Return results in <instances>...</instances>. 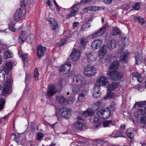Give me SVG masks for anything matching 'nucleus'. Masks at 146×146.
<instances>
[{"label":"nucleus","instance_id":"f257e3e1","mask_svg":"<svg viewBox=\"0 0 146 146\" xmlns=\"http://www.w3.org/2000/svg\"><path fill=\"white\" fill-rule=\"evenodd\" d=\"M135 107L139 108L134 113L137 121L144 125H146V102H139L134 105Z\"/></svg>","mask_w":146,"mask_h":146},{"label":"nucleus","instance_id":"f03ea898","mask_svg":"<svg viewBox=\"0 0 146 146\" xmlns=\"http://www.w3.org/2000/svg\"><path fill=\"white\" fill-rule=\"evenodd\" d=\"M72 81L71 89L73 93L77 94L80 89L86 85V82L83 77L80 75H72Z\"/></svg>","mask_w":146,"mask_h":146},{"label":"nucleus","instance_id":"7ed1b4c3","mask_svg":"<svg viewBox=\"0 0 146 146\" xmlns=\"http://www.w3.org/2000/svg\"><path fill=\"white\" fill-rule=\"evenodd\" d=\"M125 75V74L121 72H109V78L114 81H119L123 78Z\"/></svg>","mask_w":146,"mask_h":146},{"label":"nucleus","instance_id":"20e7f679","mask_svg":"<svg viewBox=\"0 0 146 146\" xmlns=\"http://www.w3.org/2000/svg\"><path fill=\"white\" fill-rule=\"evenodd\" d=\"M84 70L83 74L86 77H91L94 75L97 72L94 67L90 65L84 66Z\"/></svg>","mask_w":146,"mask_h":146},{"label":"nucleus","instance_id":"39448f33","mask_svg":"<svg viewBox=\"0 0 146 146\" xmlns=\"http://www.w3.org/2000/svg\"><path fill=\"white\" fill-rule=\"evenodd\" d=\"M96 113L98 116L104 119L109 118L111 115L110 111L108 108L99 110L97 111Z\"/></svg>","mask_w":146,"mask_h":146},{"label":"nucleus","instance_id":"423d86ee","mask_svg":"<svg viewBox=\"0 0 146 146\" xmlns=\"http://www.w3.org/2000/svg\"><path fill=\"white\" fill-rule=\"evenodd\" d=\"M80 6L79 3L73 5L69 9L70 13L67 16V17L69 18L75 16L79 11Z\"/></svg>","mask_w":146,"mask_h":146},{"label":"nucleus","instance_id":"0eeeda50","mask_svg":"<svg viewBox=\"0 0 146 146\" xmlns=\"http://www.w3.org/2000/svg\"><path fill=\"white\" fill-rule=\"evenodd\" d=\"M58 91V86L51 84L48 87L47 95L48 97H50Z\"/></svg>","mask_w":146,"mask_h":146},{"label":"nucleus","instance_id":"6e6552de","mask_svg":"<svg viewBox=\"0 0 146 146\" xmlns=\"http://www.w3.org/2000/svg\"><path fill=\"white\" fill-rule=\"evenodd\" d=\"M12 80L10 76L7 78V80L4 84V87L2 90V94L3 95H5L8 94L10 88L11 83Z\"/></svg>","mask_w":146,"mask_h":146},{"label":"nucleus","instance_id":"1a4fd4ad","mask_svg":"<svg viewBox=\"0 0 146 146\" xmlns=\"http://www.w3.org/2000/svg\"><path fill=\"white\" fill-rule=\"evenodd\" d=\"M60 112L65 118L67 119L71 116V110L68 108H63L59 110Z\"/></svg>","mask_w":146,"mask_h":146},{"label":"nucleus","instance_id":"9d476101","mask_svg":"<svg viewBox=\"0 0 146 146\" xmlns=\"http://www.w3.org/2000/svg\"><path fill=\"white\" fill-rule=\"evenodd\" d=\"M106 31V28L105 26H103L97 31L95 32L92 35V38H96L103 35Z\"/></svg>","mask_w":146,"mask_h":146},{"label":"nucleus","instance_id":"9b49d317","mask_svg":"<svg viewBox=\"0 0 146 146\" xmlns=\"http://www.w3.org/2000/svg\"><path fill=\"white\" fill-rule=\"evenodd\" d=\"M96 84L97 86H103L106 87L108 84V79L105 76H101L98 80Z\"/></svg>","mask_w":146,"mask_h":146},{"label":"nucleus","instance_id":"f8f14e48","mask_svg":"<svg viewBox=\"0 0 146 146\" xmlns=\"http://www.w3.org/2000/svg\"><path fill=\"white\" fill-rule=\"evenodd\" d=\"M72 32L69 31H66L63 33L64 37L61 39L60 44L61 46L63 45L66 40L71 37Z\"/></svg>","mask_w":146,"mask_h":146},{"label":"nucleus","instance_id":"ddd939ff","mask_svg":"<svg viewBox=\"0 0 146 146\" xmlns=\"http://www.w3.org/2000/svg\"><path fill=\"white\" fill-rule=\"evenodd\" d=\"M80 54V52L79 50L74 49L71 53L70 56L73 61H76L79 58Z\"/></svg>","mask_w":146,"mask_h":146},{"label":"nucleus","instance_id":"4468645a","mask_svg":"<svg viewBox=\"0 0 146 146\" xmlns=\"http://www.w3.org/2000/svg\"><path fill=\"white\" fill-rule=\"evenodd\" d=\"M103 40L101 39H96L93 41L91 43V47L93 50L98 49L102 44Z\"/></svg>","mask_w":146,"mask_h":146},{"label":"nucleus","instance_id":"2eb2a0df","mask_svg":"<svg viewBox=\"0 0 146 146\" xmlns=\"http://www.w3.org/2000/svg\"><path fill=\"white\" fill-rule=\"evenodd\" d=\"M45 47L40 45L37 48V55L38 58H40L44 56L45 52L46 50Z\"/></svg>","mask_w":146,"mask_h":146},{"label":"nucleus","instance_id":"dca6fc26","mask_svg":"<svg viewBox=\"0 0 146 146\" xmlns=\"http://www.w3.org/2000/svg\"><path fill=\"white\" fill-rule=\"evenodd\" d=\"M50 25V28L54 31H55L59 27L57 22L53 18H50L48 19Z\"/></svg>","mask_w":146,"mask_h":146},{"label":"nucleus","instance_id":"f3484780","mask_svg":"<svg viewBox=\"0 0 146 146\" xmlns=\"http://www.w3.org/2000/svg\"><path fill=\"white\" fill-rule=\"evenodd\" d=\"M119 66V62L117 60L115 61L110 65L109 72L116 71L117 70Z\"/></svg>","mask_w":146,"mask_h":146},{"label":"nucleus","instance_id":"a211bd4d","mask_svg":"<svg viewBox=\"0 0 146 146\" xmlns=\"http://www.w3.org/2000/svg\"><path fill=\"white\" fill-rule=\"evenodd\" d=\"M86 55L87 58L88 62L89 63L94 61L96 59V56L94 53H88Z\"/></svg>","mask_w":146,"mask_h":146},{"label":"nucleus","instance_id":"6ab92c4d","mask_svg":"<svg viewBox=\"0 0 146 146\" xmlns=\"http://www.w3.org/2000/svg\"><path fill=\"white\" fill-rule=\"evenodd\" d=\"M116 42L117 41L113 39L109 41L107 44L108 48L110 50L113 49L116 47Z\"/></svg>","mask_w":146,"mask_h":146},{"label":"nucleus","instance_id":"aec40b11","mask_svg":"<svg viewBox=\"0 0 146 146\" xmlns=\"http://www.w3.org/2000/svg\"><path fill=\"white\" fill-rule=\"evenodd\" d=\"M110 136L111 137L115 138L120 137H125V136L123 135V133L119 130H114Z\"/></svg>","mask_w":146,"mask_h":146},{"label":"nucleus","instance_id":"412c9836","mask_svg":"<svg viewBox=\"0 0 146 146\" xmlns=\"http://www.w3.org/2000/svg\"><path fill=\"white\" fill-rule=\"evenodd\" d=\"M23 12L22 9L20 8L19 9L17 10L14 14L15 20L16 21H18L22 17Z\"/></svg>","mask_w":146,"mask_h":146},{"label":"nucleus","instance_id":"4be33fe9","mask_svg":"<svg viewBox=\"0 0 146 146\" xmlns=\"http://www.w3.org/2000/svg\"><path fill=\"white\" fill-rule=\"evenodd\" d=\"M12 65L11 62H6L3 66V70L6 73L9 72L12 69Z\"/></svg>","mask_w":146,"mask_h":146},{"label":"nucleus","instance_id":"5701e85b","mask_svg":"<svg viewBox=\"0 0 146 146\" xmlns=\"http://www.w3.org/2000/svg\"><path fill=\"white\" fill-rule=\"evenodd\" d=\"M107 52V48L105 44L103 45L99 50V55L100 56H104Z\"/></svg>","mask_w":146,"mask_h":146},{"label":"nucleus","instance_id":"b1692460","mask_svg":"<svg viewBox=\"0 0 146 146\" xmlns=\"http://www.w3.org/2000/svg\"><path fill=\"white\" fill-rule=\"evenodd\" d=\"M134 130L133 128H128L126 131V133L128 137L130 139H133V138L134 137Z\"/></svg>","mask_w":146,"mask_h":146},{"label":"nucleus","instance_id":"393cba45","mask_svg":"<svg viewBox=\"0 0 146 146\" xmlns=\"http://www.w3.org/2000/svg\"><path fill=\"white\" fill-rule=\"evenodd\" d=\"M71 67L70 62H68L66 64L62 66V69H64V74H68L70 71Z\"/></svg>","mask_w":146,"mask_h":146},{"label":"nucleus","instance_id":"a878e982","mask_svg":"<svg viewBox=\"0 0 146 146\" xmlns=\"http://www.w3.org/2000/svg\"><path fill=\"white\" fill-rule=\"evenodd\" d=\"M28 33L25 31H22L20 35L19 36V38L21 40L22 42H25L27 39Z\"/></svg>","mask_w":146,"mask_h":146},{"label":"nucleus","instance_id":"bb28decb","mask_svg":"<svg viewBox=\"0 0 146 146\" xmlns=\"http://www.w3.org/2000/svg\"><path fill=\"white\" fill-rule=\"evenodd\" d=\"M85 126V124L82 122L79 121H77L75 124L76 129L78 130H82L83 129V127Z\"/></svg>","mask_w":146,"mask_h":146},{"label":"nucleus","instance_id":"cd10ccee","mask_svg":"<svg viewBox=\"0 0 146 146\" xmlns=\"http://www.w3.org/2000/svg\"><path fill=\"white\" fill-rule=\"evenodd\" d=\"M94 125L96 128L100 127L102 125V122L98 117H95L94 119Z\"/></svg>","mask_w":146,"mask_h":146},{"label":"nucleus","instance_id":"c85d7f7f","mask_svg":"<svg viewBox=\"0 0 146 146\" xmlns=\"http://www.w3.org/2000/svg\"><path fill=\"white\" fill-rule=\"evenodd\" d=\"M108 86V89L109 90H113L119 86L117 83L113 82Z\"/></svg>","mask_w":146,"mask_h":146},{"label":"nucleus","instance_id":"c756f323","mask_svg":"<svg viewBox=\"0 0 146 146\" xmlns=\"http://www.w3.org/2000/svg\"><path fill=\"white\" fill-rule=\"evenodd\" d=\"M121 33L122 32L117 26H115L113 28V31L111 34L112 35L116 36L120 35Z\"/></svg>","mask_w":146,"mask_h":146},{"label":"nucleus","instance_id":"7c9ffc66","mask_svg":"<svg viewBox=\"0 0 146 146\" xmlns=\"http://www.w3.org/2000/svg\"><path fill=\"white\" fill-rule=\"evenodd\" d=\"M128 53L127 52H124L120 57V60L122 62H127L128 60Z\"/></svg>","mask_w":146,"mask_h":146},{"label":"nucleus","instance_id":"2f4dec72","mask_svg":"<svg viewBox=\"0 0 146 146\" xmlns=\"http://www.w3.org/2000/svg\"><path fill=\"white\" fill-rule=\"evenodd\" d=\"M114 121H112L111 120H107L104 121L103 123V125L104 127H109L110 125H113Z\"/></svg>","mask_w":146,"mask_h":146},{"label":"nucleus","instance_id":"473e14b6","mask_svg":"<svg viewBox=\"0 0 146 146\" xmlns=\"http://www.w3.org/2000/svg\"><path fill=\"white\" fill-rule=\"evenodd\" d=\"M102 104V102L100 101H97L94 104L93 106V109L95 111L97 110L101 107Z\"/></svg>","mask_w":146,"mask_h":146},{"label":"nucleus","instance_id":"72a5a7b5","mask_svg":"<svg viewBox=\"0 0 146 146\" xmlns=\"http://www.w3.org/2000/svg\"><path fill=\"white\" fill-rule=\"evenodd\" d=\"M101 95V92L98 87L95 88L94 89L93 94V96L95 98H97Z\"/></svg>","mask_w":146,"mask_h":146},{"label":"nucleus","instance_id":"f704fd0d","mask_svg":"<svg viewBox=\"0 0 146 146\" xmlns=\"http://www.w3.org/2000/svg\"><path fill=\"white\" fill-rule=\"evenodd\" d=\"M94 113V112L92 110H89L83 112L82 114V116L83 117H87L90 115H93Z\"/></svg>","mask_w":146,"mask_h":146},{"label":"nucleus","instance_id":"c9c22d12","mask_svg":"<svg viewBox=\"0 0 146 146\" xmlns=\"http://www.w3.org/2000/svg\"><path fill=\"white\" fill-rule=\"evenodd\" d=\"M12 53L9 50H7L4 52V56L5 59L12 57Z\"/></svg>","mask_w":146,"mask_h":146},{"label":"nucleus","instance_id":"e433bc0d","mask_svg":"<svg viewBox=\"0 0 146 146\" xmlns=\"http://www.w3.org/2000/svg\"><path fill=\"white\" fill-rule=\"evenodd\" d=\"M134 19L141 25H143L145 22V19L139 16H137L135 17Z\"/></svg>","mask_w":146,"mask_h":146},{"label":"nucleus","instance_id":"4c0bfd02","mask_svg":"<svg viewBox=\"0 0 146 146\" xmlns=\"http://www.w3.org/2000/svg\"><path fill=\"white\" fill-rule=\"evenodd\" d=\"M133 76L134 77L136 78L137 81L139 82H142V78L141 74L137 72L133 73Z\"/></svg>","mask_w":146,"mask_h":146},{"label":"nucleus","instance_id":"58836bf2","mask_svg":"<svg viewBox=\"0 0 146 146\" xmlns=\"http://www.w3.org/2000/svg\"><path fill=\"white\" fill-rule=\"evenodd\" d=\"M35 40V38L33 35L31 34L28 35L27 39V42L29 43H31L33 42Z\"/></svg>","mask_w":146,"mask_h":146},{"label":"nucleus","instance_id":"ea45409f","mask_svg":"<svg viewBox=\"0 0 146 146\" xmlns=\"http://www.w3.org/2000/svg\"><path fill=\"white\" fill-rule=\"evenodd\" d=\"M91 27L90 23L88 22H85L82 26L81 29L82 31H85L86 29L90 27Z\"/></svg>","mask_w":146,"mask_h":146},{"label":"nucleus","instance_id":"a19ab883","mask_svg":"<svg viewBox=\"0 0 146 146\" xmlns=\"http://www.w3.org/2000/svg\"><path fill=\"white\" fill-rule=\"evenodd\" d=\"M109 110L110 111V113H111V112L113 111H115L116 110V105L114 103H112L111 105L108 108Z\"/></svg>","mask_w":146,"mask_h":146},{"label":"nucleus","instance_id":"79ce46f5","mask_svg":"<svg viewBox=\"0 0 146 146\" xmlns=\"http://www.w3.org/2000/svg\"><path fill=\"white\" fill-rule=\"evenodd\" d=\"M56 99L60 103H64L66 101L65 98L62 96H56Z\"/></svg>","mask_w":146,"mask_h":146},{"label":"nucleus","instance_id":"37998d69","mask_svg":"<svg viewBox=\"0 0 146 146\" xmlns=\"http://www.w3.org/2000/svg\"><path fill=\"white\" fill-rule=\"evenodd\" d=\"M88 42V40L87 38H83L80 40V43L84 48H85L86 45Z\"/></svg>","mask_w":146,"mask_h":146},{"label":"nucleus","instance_id":"c03bdc74","mask_svg":"<svg viewBox=\"0 0 146 146\" xmlns=\"http://www.w3.org/2000/svg\"><path fill=\"white\" fill-rule=\"evenodd\" d=\"M84 94L81 93L78 95V100L80 102H83L84 100Z\"/></svg>","mask_w":146,"mask_h":146},{"label":"nucleus","instance_id":"a18cd8bd","mask_svg":"<svg viewBox=\"0 0 146 146\" xmlns=\"http://www.w3.org/2000/svg\"><path fill=\"white\" fill-rule=\"evenodd\" d=\"M136 63L137 64H139L141 62V55L139 54L135 57Z\"/></svg>","mask_w":146,"mask_h":146},{"label":"nucleus","instance_id":"49530a36","mask_svg":"<svg viewBox=\"0 0 146 146\" xmlns=\"http://www.w3.org/2000/svg\"><path fill=\"white\" fill-rule=\"evenodd\" d=\"M133 7L135 10L138 11L140 9V4L138 3H135L133 6Z\"/></svg>","mask_w":146,"mask_h":146},{"label":"nucleus","instance_id":"de8ad7c7","mask_svg":"<svg viewBox=\"0 0 146 146\" xmlns=\"http://www.w3.org/2000/svg\"><path fill=\"white\" fill-rule=\"evenodd\" d=\"M5 104V101L2 98L0 99V111H1L4 108Z\"/></svg>","mask_w":146,"mask_h":146},{"label":"nucleus","instance_id":"09e8293b","mask_svg":"<svg viewBox=\"0 0 146 146\" xmlns=\"http://www.w3.org/2000/svg\"><path fill=\"white\" fill-rule=\"evenodd\" d=\"M39 75V73L38 69L36 68L35 69L34 72V77L36 80H38Z\"/></svg>","mask_w":146,"mask_h":146},{"label":"nucleus","instance_id":"8fccbe9b","mask_svg":"<svg viewBox=\"0 0 146 146\" xmlns=\"http://www.w3.org/2000/svg\"><path fill=\"white\" fill-rule=\"evenodd\" d=\"M44 136V134L41 132H39L36 134V138L38 140H41Z\"/></svg>","mask_w":146,"mask_h":146},{"label":"nucleus","instance_id":"3c124183","mask_svg":"<svg viewBox=\"0 0 146 146\" xmlns=\"http://www.w3.org/2000/svg\"><path fill=\"white\" fill-rule=\"evenodd\" d=\"M110 91H108L107 96L109 98H113L115 96V94L112 92Z\"/></svg>","mask_w":146,"mask_h":146},{"label":"nucleus","instance_id":"603ef678","mask_svg":"<svg viewBox=\"0 0 146 146\" xmlns=\"http://www.w3.org/2000/svg\"><path fill=\"white\" fill-rule=\"evenodd\" d=\"M5 79V74L0 70V82H3Z\"/></svg>","mask_w":146,"mask_h":146},{"label":"nucleus","instance_id":"864d4df0","mask_svg":"<svg viewBox=\"0 0 146 146\" xmlns=\"http://www.w3.org/2000/svg\"><path fill=\"white\" fill-rule=\"evenodd\" d=\"M22 59L25 61L27 62L29 60L27 58V56L25 54H22L20 55Z\"/></svg>","mask_w":146,"mask_h":146},{"label":"nucleus","instance_id":"5fc2aeb1","mask_svg":"<svg viewBox=\"0 0 146 146\" xmlns=\"http://www.w3.org/2000/svg\"><path fill=\"white\" fill-rule=\"evenodd\" d=\"M14 24H11V23L9 25V29L11 30V31L13 32H15V29L14 27Z\"/></svg>","mask_w":146,"mask_h":146},{"label":"nucleus","instance_id":"6e6d98bb","mask_svg":"<svg viewBox=\"0 0 146 146\" xmlns=\"http://www.w3.org/2000/svg\"><path fill=\"white\" fill-rule=\"evenodd\" d=\"M90 11H97V6H90Z\"/></svg>","mask_w":146,"mask_h":146},{"label":"nucleus","instance_id":"4d7b16f0","mask_svg":"<svg viewBox=\"0 0 146 146\" xmlns=\"http://www.w3.org/2000/svg\"><path fill=\"white\" fill-rule=\"evenodd\" d=\"M90 6L88 7H87L84 8L83 9V11L84 13H86L88 12L89 11H90Z\"/></svg>","mask_w":146,"mask_h":146},{"label":"nucleus","instance_id":"13d9d810","mask_svg":"<svg viewBox=\"0 0 146 146\" xmlns=\"http://www.w3.org/2000/svg\"><path fill=\"white\" fill-rule=\"evenodd\" d=\"M125 128V125L124 124H121L120 127V129L121 131H123L124 130Z\"/></svg>","mask_w":146,"mask_h":146},{"label":"nucleus","instance_id":"bf43d9fd","mask_svg":"<svg viewBox=\"0 0 146 146\" xmlns=\"http://www.w3.org/2000/svg\"><path fill=\"white\" fill-rule=\"evenodd\" d=\"M21 4L22 7H24L26 5L24 0H21Z\"/></svg>","mask_w":146,"mask_h":146},{"label":"nucleus","instance_id":"052dcab7","mask_svg":"<svg viewBox=\"0 0 146 146\" xmlns=\"http://www.w3.org/2000/svg\"><path fill=\"white\" fill-rule=\"evenodd\" d=\"M92 0H81V2L82 3L86 4L91 2Z\"/></svg>","mask_w":146,"mask_h":146},{"label":"nucleus","instance_id":"680f3d73","mask_svg":"<svg viewBox=\"0 0 146 146\" xmlns=\"http://www.w3.org/2000/svg\"><path fill=\"white\" fill-rule=\"evenodd\" d=\"M104 3L106 4H109L111 2L112 0H103Z\"/></svg>","mask_w":146,"mask_h":146},{"label":"nucleus","instance_id":"e2e57ef3","mask_svg":"<svg viewBox=\"0 0 146 146\" xmlns=\"http://www.w3.org/2000/svg\"><path fill=\"white\" fill-rule=\"evenodd\" d=\"M138 89L141 92H142L144 91V87L143 86H140L138 88Z\"/></svg>","mask_w":146,"mask_h":146},{"label":"nucleus","instance_id":"0e129e2a","mask_svg":"<svg viewBox=\"0 0 146 146\" xmlns=\"http://www.w3.org/2000/svg\"><path fill=\"white\" fill-rule=\"evenodd\" d=\"M54 2L55 4V6L56 7V10L57 11H58L60 10V9L59 8V6L58 5L57 3H56V1L55 0H54Z\"/></svg>","mask_w":146,"mask_h":146},{"label":"nucleus","instance_id":"69168bd1","mask_svg":"<svg viewBox=\"0 0 146 146\" xmlns=\"http://www.w3.org/2000/svg\"><path fill=\"white\" fill-rule=\"evenodd\" d=\"M64 69H62V66L60 68L59 70V72L61 73H62L63 74H64Z\"/></svg>","mask_w":146,"mask_h":146},{"label":"nucleus","instance_id":"338daca9","mask_svg":"<svg viewBox=\"0 0 146 146\" xmlns=\"http://www.w3.org/2000/svg\"><path fill=\"white\" fill-rule=\"evenodd\" d=\"M93 141L95 142H101L102 140L100 139H93Z\"/></svg>","mask_w":146,"mask_h":146},{"label":"nucleus","instance_id":"774afa93","mask_svg":"<svg viewBox=\"0 0 146 146\" xmlns=\"http://www.w3.org/2000/svg\"><path fill=\"white\" fill-rule=\"evenodd\" d=\"M79 25V23L78 22H74L73 23V26L74 28L77 27Z\"/></svg>","mask_w":146,"mask_h":146}]
</instances>
